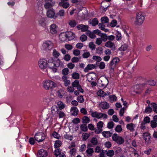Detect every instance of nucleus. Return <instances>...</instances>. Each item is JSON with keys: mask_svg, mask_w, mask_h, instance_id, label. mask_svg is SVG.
Segmentation results:
<instances>
[{"mask_svg": "<svg viewBox=\"0 0 157 157\" xmlns=\"http://www.w3.org/2000/svg\"><path fill=\"white\" fill-rule=\"evenodd\" d=\"M43 84L44 88L47 90H52L56 86L55 82L50 80L44 81Z\"/></svg>", "mask_w": 157, "mask_h": 157, "instance_id": "f257e3e1", "label": "nucleus"}, {"mask_svg": "<svg viewBox=\"0 0 157 157\" xmlns=\"http://www.w3.org/2000/svg\"><path fill=\"white\" fill-rule=\"evenodd\" d=\"M145 18L144 14L142 12H140L136 13V20L134 24L136 25H140L143 23Z\"/></svg>", "mask_w": 157, "mask_h": 157, "instance_id": "f03ea898", "label": "nucleus"}, {"mask_svg": "<svg viewBox=\"0 0 157 157\" xmlns=\"http://www.w3.org/2000/svg\"><path fill=\"white\" fill-rule=\"evenodd\" d=\"M99 86L103 88H105L108 84V80L105 77L101 76L98 80Z\"/></svg>", "mask_w": 157, "mask_h": 157, "instance_id": "7ed1b4c3", "label": "nucleus"}, {"mask_svg": "<svg viewBox=\"0 0 157 157\" xmlns=\"http://www.w3.org/2000/svg\"><path fill=\"white\" fill-rule=\"evenodd\" d=\"M113 140L118 144H121L124 142V139L122 137L119 136L117 134L114 133L112 136Z\"/></svg>", "mask_w": 157, "mask_h": 157, "instance_id": "20e7f679", "label": "nucleus"}, {"mask_svg": "<svg viewBox=\"0 0 157 157\" xmlns=\"http://www.w3.org/2000/svg\"><path fill=\"white\" fill-rule=\"evenodd\" d=\"M53 45V44L51 41L48 40L43 43V48L47 51L50 50L52 48Z\"/></svg>", "mask_w": 157, "mask_h": 157, "instance_id": "39448f33", "label": "nucleus"}, {"mask_svg": "<svg viewBox=\"0 0 157 157\" xmlns=\"http://www.w3.org/2000/svg\"><path fill=\"white\" fill-rule=\"evenodd\" d=\"M35 140L38 142H41L45 139V135L44 133L39 132L36 134L34 136Z\"/></svg>", "mask_w": 157, "mask_h": 157, "instance_id": "423d86ee", "label": "nucleus"}, {"mask_svg": "<svg viewBox=\"0 0 157 157\" xmlns=\"http://www.w3.org/2000/svg\"><path fill=\"white\" fill-rule=\"evenodd\" d=\"M47 16L48 17L56 19L58 17V14H55L53 9L48 10L47 12Z\"/></svg>", "mask_w": 157, "mask_h": 157, "instance_id": "0eeeda50", "label": "nucleus"}, {"mask_svg": "<svg viewBox=\"0 0 157 157\" xmlns=\"http://www.w3.org/2000/svg\"><path fill=\"white\" fill-rule=\"evenodd\" d=\"M145 84L136 85L133 86V92L136 94H140L141 93L142 90V87L143 86H144Z\"/></svg>", "mask_w": 157, "mask_h": 157, "instance_id": "6e6552de", "label": "nucleus"}, {"mask_svg": "<svg viewBox=\"0 0 157 157\" xmlns=\"http://www.w3.org/2000/svg\"><path fill=\"white\" fill-rule=\"evenodd\" d=\"M38 65L40 69L43 70L46 68L48 66L47 60L44 59H40L38 62Z\"/></svg>", "mask_w": 157, "mask_h": 157, "instance_id": "1a4fd4ad", "label": "nucleus"}, {"mask_svg": "<svg viewBox=\"0 0 157 157\" xmlns=\"http://www.w3.org/2000/svg\"><path fill=\"white\" fill-rule=\"evenodd\" d=\"M59 110L58 107L55 105L52 106L51 108L52 116L51 117H54L55 118L57 117V112Z\"/></svg>", "mask_w": 157, "mask_h": 157, "instance_id": "9d476101", "label": "nucleus"}, {"mask_svg": "<svg viewBox=\"0 0 157 157\" xmlns=\"http://www.w3.org/2000/svg\"><path fill=\"white\" fill-rule=\"evenodd\" d=\"M46 18L42 16H40L38 18V24L43 27L46 25Z\"/></svg>", "mask_w": 157, "mask_h": 157, "instance_id": "9b49d317", "label": "nucleus"}, {"mask_svg": "<svg viewBox=\"0 0 157 157\" xmlns=\"http://www.w3.org/2000/svg\"><path fill=\"white\" fill-rule=\"evenodd\" d=\"M143 137L145 141V143L146 144H149L151 141H150L151 136L150 134L147 132L144 133L143 135Z\"/></svg>", "mask_w": 157, "mask_h": 157, "instance_id": "f8f14e48", "label": "nucleus"}, {"mask_svg": "<svg viewBox=\"0 0 157 157\" xmlns=\"http://www.w3.org/2000/svg\"><path fill=\"white\" fill-rule=\"evenodd\" d=\"M103 123L101 121L98 122L97 124V128L95 130V132L97 134H99L101 132L102 128L103 127Z\"/></svg>", "mask_w": 157, "mask_h": 157, "instance_id": "ddd939ff", "label": "nucleus"}, {"mask_svg": "<svg viewBox=\"0 0 157 157\" xmlns=\"http://www.w3.org/2000/svg\"><path fill=\"white\" fill-rule=\"evenodd\" d=\"M120 61V59L119 58L116 57L114 58L110 62V66L111 69H113L115 67L116 65Z\"/></svg>", "mask_w": 157, "mask_h": 157, "instance_id": "4468645a", "label": "nucleus"}, {"mask_svg": "<svg viewBox=\"0 0 157 157\" xmlns=\"http://www.w3.org/2000/svg\"><path fill=\"white\" fill-rule=\"evenodd\" d=\"M65 33L67 39L68 40H72L75 38V35L72 32H67Z\"/></svg>", "mask_w": 157, "mask_h": 157, "instance_id": "2eb2a0df", "label": "nucleus"}, {"mask_svg": "<svg viewBox=\"0 0 157 157\" xmlns=\"http://www.w3.org/2000/svg\"><path fill=\"white\" fill-rule=\"evenodd\" d=\"M14 60H11L9 59L6 61L3 65V67L4 68H8L10 67L13 64Z\"/></svg>", "mask_w": 157, "mask_h": 157, "instance_id": "dca6fc26", "label": "nucleus"}, {"mask_svg": "<svg viewBox=\"0 0 157 157\" xmlns=\"http://www.w3.org/2000/svg\"><path fill=\"white\" fill-rule=\"evenodd\" d=\"M77 28L78 29H81L82 32H85L87 31L88 26L87 25L80 24L78 25L77 26Z\"/></svg>", "mask_w": 157, "mask_h": 157, "instance_id": "f3484780", "label": "nucleus"}, {"mask_svg": "<svg viewBox=\"0 0 157 157\" xmlns=\"http://www.w3.org/2000/svg\"><path fill=\"white\" fill-rule=\"evenodd\" d=\"M99 106L103 109H108L109 107V104L105 101L101 102L99 104Z\"/></svg>", "mask_w": 157, "mask_h": 157, "instance_id": "a211bd4d", "label": "nucleus"}, {"mask_svg": "<svg viewBox=\"0 0 157 157\" xmlns=\"http://www.w3.org/2000/svg\"><path fill=\"white\" fill-rule=\"evenodd\" d=\"M47 155V151L42 149L39 151L37 154L38 157H45Z\"/></svg>", "mask_w": 157, "mask_h": 157, "instance_id": "6ab92c4d", "label": "nucleus"}, {"mask_svg": "<svg viewBox=\"0 0 157 157\" xmlns=\"http://www.w3.org/2000/svg\"><path fill=\"white\" fill-rule=\"evenodd\" d=\"M50 32L53 34L57 33V28L56 24H53L50 26Z\"/></svg>", "mask_w": 157, "mask_h": 157, "instance_id": "aec40b11", "label": "nucleus"}, {"mask_svg": "<svg viewBox=\"0 0 157 157\" xmlns=\"http://www.w3.org/2000/svg\"><path fill=\"white\" fill-rule=\"evenodd\" d=\"M71 114L75 116H76L78 113V110L77 107H71Z\"/></svg>", "mask_w": 157, "mask_h": 157, "instance_id": "412c9836", "label": "nucleus"}, {"mask_svg": "<svg viewBox=\"0 0 157 157\" xmlns=\"http://www.w3.org/2000/svg\"><path fill=\"white\" fill-rule=\"evenodd\" d=\"M102 115V113H99L97 111L92 112L91 114L92 117H96L98 119L101 118V115Z\"/></svg>", "mask_w": 157, "mask_h": 157, "instance_id": "4be33fe9", "label": "nucleus"}, {"mask_svg": "<svg viewBox=\"0 0 157 157\" xmlns=\"http://www.w3.org/2000/svg\"><path fill=\"white\" fill-rule=\"evenodd\" d=\"M95 68V65L93 64H88L85 67L84 71L85 72H87L89 70H91Z\"/></svg>", "mask_w": 157, "mask_h": 157, "instance_id": "5701e85b", "label": "nucleus"}, {"mask_svg": "<svg viewBox=\"0 0 157 157\" xmlns=\"http://www.w3.org/2000/svg\"><path fill=\"white\" fill-rule=\"evenodd\" d=\"M59 5L60 6L65 9H67L69 6V3L67 2H60L59 3Z\"/></svg>", "mask_w": 157, "mask_h": 157, "instance_id": "b1692460", "label": "nucleus"}, {"mask_svg": "<svg viewBox=\"0 0 157 157\" xmlns=\"http://www.w3.org/2000/svg\"><path fill=\"white\" fill-rule=\"evenodd\" d=\"M94 152V149L92 148H88L86 151L87 155L88 157L91 156Z\"/></svg>", "mask_w": 157, "mask_h": 157, "instance_id": "393cba45", "label": "nucleus"}, {"mask_svg": "<svg viewBox=\"0 0 157 157\" xmlns=\"http://www.w3.org/2000/svg\"><path fill=\"white\" fill-rule=\"evenodd\" d=\"M90 121V120L89 117L86 116H84L83 117L82 119V122L83 123L86 124L89 123Z\"/></svg>", "mask_w": 157, "mask_h": 157, "instance_id": "a878e982", "label": "nucleus"}, {"mask_svg": "<svg viewBox=\"0 0 157 157\" xmlns=\"http://www.w3.org/2000/svg\"><path fill=\"white\" fill-rule=\"evenodd\" d=\"M135 126V125L133 123L128 124L126 125V128L127 129L131 132L134 131V128Z\"/></svg>", "mask_w": 157, "mask_h": 157, "instance_id": "bb28decb", "label": "nucleus"}, {"mask_svg": "<svg viewBox=\"0 0 157 157\" xmlns=\"http://www.w3.org/2000/svg\"><path fill=\"white\" fill-rule=\"evenodd\" d=\"M54 60L52 58H50L48 60V63H47V64L48 66V67L49 68H51L53 66H54L53 65V63H54Z\"/></svg>", "mask_w": 157, "mask_h": 157, "instance_id": "cd10ccee", "label": "nucleus"}, {"mask_svg": "<svg viewBox=\"0 0 157 157\" xmlns=\"http://www.w3.org/2000/svg\"><path fill=\"white\" fill-rule=\"evenodd\" d=\"M105 46L109 48H113L114 47L115 45L111 41H108L106 42L105 44Z\"/></svg>", "mask_w": 157, "mask_h": 157, "instance_id": "c85d7f7f", "label": "nucleus"}, {"mask_svg": "<svg viewBox=\"0 0 157 157\" xmlns=\"http://www.w3.org/2000/svg\"><path fill=\"white\" fill-rule=\"evenodd\" d=\"M102 134L103 136L105 138L111 137L112 133L109 131H104L102 132Z\"/></svg>", "mask_w": 157, "mask_h": 157, "instance_id": "c756f323", "label": "nucleus"}, {"mask_svg": "<svg viewBox=\"0 0 157 157\" xmlns=\"http://www.w3.org/2000/svg\"><path fill=\"white\" fill-rule=\"evenodd\" d=\"M60 60L58 59H56V60H54V63H53V65L55 67H58L60 65Z\"/></svg>", "mask_w": 157, "mask_h": 157, "instance_id": "7c9ffc66", "label": "nucleus"}, {"mask_svg": "<svg viewBox=\"0 0 157 157\" xmlns=\"http://www.w3.org/2000/svg\"><path fill=\"white\" fill-rule=\"evenodd\" d=\"M57 105L58 107L59 110H61L65 107V105L62 101H59L57 102Z\"/></svg>", "mask_w": 157, "mask_h": 157, "instance_id": "2f4dec72", "label": "nucleus"}, {"mask_svg": "<svg viewBox=\"0 0 157 157\" xmlns=\"http://www.w3.org/2000/svg\"><path fill=\"white\" fill-rule=\"evenodd\" d=\"M59 38L60 40L63 41H64L66 40L67 37L66 36L65 33H61L59 35Z\"/></svg>", "mask_w": 157, "mask_h": 157, "instance_id": "473e14b6", "label": "nucleus"}, {"mask_svg": "<svg viewBox=\"0 0 157 157\" xmlns=\"http://www.w3.org/2000/svg\"><path fill=\"white\" fill-rule=\"evenodd\" d=\"M57 116L58 115L59 118H64L65 116V113L62 111L59 110L58 111Z\"/></svg>", "mask_w": 157, "mask_h": 157, "instance_id": "72a5a7b5", "label": "nucleus"}, {"mask_svg": "<svg viewBox=\"0 0 157 157\" xmlns=\"http://www.w3.org/2000/svg\"><path fill=\"white\" fill-rule=\"evenodd\" d=\"M106 152V154L107 156L111 157L113 156L114 155V151L113 150H109L108 151H105Z\"/></svg>", "mask_w": 157, "mask_h": 157, "instance_id": "f704fd0d", "label": "nucleus"}, {"mask_svg": "<svg viewBox=\"0 0 157 157\" xmlns=\"http://www.w3.org/2000/svg\"><path fill=\"white\" fill-rule=\"evenodd\" d=\"M86 33L91 38H94L96 37L94 33H91L89 30L86 31Z\"/></svg>", "mask_w": 157, "mask_h": 157, "instance_id": "c9c22d12", "label": "nucleus"}, {"mask_svg": "<svg viewBox=\"0 0 157 157\" xmlns=\"http://www.w3.org/2000/svg\"><path fill=\"white\" fill-rule=\"evenodd\" d=\"M152 111V109L148 105V107H146L144 112L145 113H149L151 112Z\"/></svg>", "mask_w": 157, "mask_h": 157, "instance_id": "e433bc0d", "label": "nucleus"}, {"mask_svg": "<svg viewBox=\"0 0 157 157\" xmlns=\"http://www.w3.org/2000/svg\"><path fill=\"white\" fill-rule=\"evenodd\" d=\"M98 22L97 19L95 18L92 20L91 21H90V24H91L93 26H95L98 24Z\"/></svg>", "mask_w": 157, "mask_h": 157, "instance_id": "4c0bfd02", "label": "nucleus"}, {"mask_svg": "<svg viewBox=\"0 0 157 157\" xmlns=\"http://www.w3.org/2000/svg\"><path fill=\"white\" fill-rule=\"evenodd\" d=\"M101 37L102 41L104 42L106 41L108 39V36L105 33H101Z\"/></svg>", "mask_w": 157, "mask_h": 157, "instance_id": "58836bf2", "label": "nucleus"}, {"mask_svg": "<svg viewBox=\"0 0 157 157\" xmlns=\"http://www.w3.org/2000/svg\"><path fill=\"white\" fill-rule=\"evenodd\" d=\"M62 150L60 149H56L54 151V155L56 156H58L59 155H60L61 153Z\"/></svg>", "mask_w": 157, "mask_h": 157, "instance_id": "ea45409f", "label": "nucleus"}, {"mask_svg": "<svg viewBox=\"0 0 157 157\" xmlns=\"http://www.w3.org/2000/svg\"><path fill=\"white\" fill-rule=\"evenodd\" d=\"M68 23L72 27H75L76 25V22L75 20L69 21Z\"/></svg>", "mask_w": 157, "mask_h": 157, "instance_id": "a19ab883", "label": "nucleus"}, {"mask_svg": "<svg viewBox=\"0 0 157 157\" xmlns=\"http://www.w3.org/2000/svg\"><path fill=\"white\" fill-rule=\"evenodd\" d=\"M61 142L59 140H57L55 142L54 144V147L56 148H58L61 145Z\"/></svg>", "mask_w": 157, "mask_h": 157, "instance_id": "79ce46f5", "label": "nucleus"}, {"mask_svg": "<svg viewBox=\"0 0 157 157\" xmlns=\"http://www.w3.org/2000/svg\"><path fill=\"white\" fill-rule=\"evenodd\" d=\"M79 85V81L77 80L75 81L72 83V86L74 88H77Z\"/></svg>", "mask_w": 157, "mask_h": 157, "instance_id": "37998d69", "label": "nucleus"}, {"mask_svg": "<svg viewBox=\"0 0 157 157\" xmlns=\"http://www.w3.org/2000/svg\"><path fill=\"white\" fill-rule=\"evenodd\" d=\"M72 77L73 78L75 79H78L79 78V74L76 72L73 73L72 74Z\"/></svg>", "mask_w": 157, "mask_h": 157, "instance_id": "c03bdc74", "label": "nucleus"}, {"mask_svg": "<svg viewBox=\"0 0 157 157\" xmlns=\"http://www.w3.org/2000/svg\"><path fill=\"white\" fill-rule=\"evenodd\" d=\"M101 23L103 24L107 23L109 21V19L107 17H103L101 18Z\"/></svg>", "mask_w": 157, "mask_h": 157, "instance_id": "a18cd8bd", "label": "nucleus"}, {"mask_svg": "<svg viewBox=\"0 0 157 157\" xmlns=\"http://www.w3.org/2000/svg\"><path fill=\"white\" fill-rule=\"evenodd\" d=\"M44 7L46 9H51L52 7V5L50 2H46L44 5Z\"/></svg>", "mask_w": 157, "mask_h": 157, "instance_id": "49530a36", "label": "nucleus"}, {"mask_svg": "<svg viewBox=\"0 0 157 157\" xmlns=\"http://www.w3.org/2000/svg\"><path fill=\"white\" fill-rule=\"evenodd\" d=\"M122 130L121 126L119 125H117L115 129V131L118 132H121Z\"/></svg>", "mask_w": 157, "mask_h": 157, "instance_id": "de8ad7c7", "label": "nucleus"}, {"mask_svg": "<svg viewBox=\"0 0 157 157\" xmlns=\"http://www.w3.org/2000/svg\"><path fill=\"white\" fill-rule=\"evenodd\" d=\"M52 54L54 57L56 58H58L60 55L59 53L55 49L53 50Z\"/></svg>", "mask_w": 157, "mask_h": 157, "instance_id": "09e8293b", "label": "nucleus"}, {"mask_svg": "<svg viewBox=\"0 0 157 157\" xmlns=\"http://www.w3.org/2000/svg\"><path fill=\"white\" fill-rule=\"evenodd\" d=\"M80 128L82 131L84 132H86L88 130L86 124H82L80 126Z\"/></svg>", "mask_w": 157, "mask_h": 157, "instance_id": "8fccbe9b", "label": "nucleus"}, {"mask_svg": "<svg viewBox=\"0 0 157 157\" xmlns=\"http://www.w3.org/2000/svg\"><path fill=\"white\" fill-rule=\"evenodd\" d=\"M150 124L151 127L153 128H155L157 127V123L153 120L151 121Z\"/></svg>", "mask_w": 157, "mask_h": 157, "instance_id": "3c124183", "label": "nucleus"}, {"mask_svg": "<svg viewBox=\"0 0 157 157\" xmlns=\"http://www.w3.org/2000/svg\"><path fill=\"white\" fill-rule=\"evenodd\" d=\"M91 143L94 145H96L97 144L98 142L96 138H93L90 140Z\"/></svg>", "mask_w": 157, "mask_h": 157, "instance_id": "603ef678", "label": "nucleus"}, {"mask_svg": "<svg viewBox=\"0 0 157 157\" xmlns=\"http://www.w3.org/2000/svg\"><path fill=\"white\" fill-rule=\"evenodd\" d=\"M128 47V45L126 44H124L122 45L120 48H119V49L121 51H124L126 50Z\"/></svg>", "mask_w": 157, "mask_h": 157, "instance_id": "864d4df0", "label": "nucleus"}, {"mask_svg": "<svg viewBox=\"0 0 157 157\" xmlns=\"http://www.w3.org/2000/svg\"><path fill=\"white\" fill-rule=\"evenodd\" d=\"M98 96L100 97H104L106 95V94L103 90H100L98 92Z\"/></svg>", "mask_w": 157, "mask_h": 157, "instance_id": "5fc2aeb1", "label": "nucleus"}, {"mask_svg": "<svg viewBox=\"0 0 157 157\" xmlns=\"http://www.w3.org/2000/svg\"><path fill=\"white\" fill-rule=\"evenodd\" d=\"M150 121V118L148 116L145 117H144L143 122L146 123H148Z\"/></svg>", "mask_w": 157, "mask_h": 157, "instance_id": "6e6d98bb", "label": "nucleus"}, {"mask_svg": "<svg viewBox=\"0 0 157 157\" xmlns=\"http://www.w3.org/2000/svg\"><path fill=\"white\" fill-rule=\"evenodd\" d=\"M116 39L117 40H121V34L120 33L117 31L116 33Z\"/></svg>", "mask_w": 157, "mask_h": 157, "instance_id": "4d7b16f0", "label": "nucleus"}, {"mask_svg": "<svg viewBox=\"0 0 157 157\" xmlns=\"http://www.w3.org/2000/svg\"><path fill=\"white\" fill-rule=\"evenodd\" d=\"M148 84L151 86H154L156 84V82L153 80H150L147 82Z\"/></svg>", "mask_w": 157, "mask_h": 157, "instance_id": "13d9d810", "label": "nucleus"}, {"mask_svg": "<svg viewBox=\"0 0 157 157\" xmlns=\"http://www.w3.org/2000/svg\"><path fill=\"white\" fill-rule=\"evenodd\" d=\"M92 58L93 59L95 60L97 62H100L101 61L102 59L101 58L100 56H93Z\"/></svg>", "mask_w": 157, "mask_h": 157, "instance_id": "bf43d9fd", "label": "nucleus"}, {"mask_svg": "<svg viewBox=\"0 0 157 157\" xmlns=\"http://www.w3.org/2000/svg\"><path fill=\"white\" fill-rule=\"evenodd\" d=\"M80 59V57L79 58L77 57H74L71 59V61L72 62L77 63L78 62L79 59Z\"/></svg>", "mask_w": 157, "mask_h": 157, "instance_id": "052dcab7", "label": "nucleus"}, {"mask_svg": "<svg viewBox=\"0 0 157 157\" xmlns=\"http://www.w3.org/2000/svg\"><path fill=\"white\" fill-rule=\"evenodd\" d=\"M69 72L68 69L66 68H64L63 69L62 71V72L63 74L64 75H66L68 74Z\"/></svg>", "mask_w": 157, "mask_h": 157, "instance_id": "680f3d73", "label": "nucleus"}, {"mask_svg": "<svg viewBox=\"0 0 157 157\" xmlns=\"http://www.w3.org/2000/svg\"><path fill=\"white\" fill-rule=\"evenodd\" d=\"M77 100L78 102L80 103H82L84 101V99L83 98V96L82 95L78 96L77 98Z\"/></svg>", "mask_w": 157, "mask_h": 157, "instance_id": "e2e57ef3", "label": "nucleus"}, {"mask_svg": "<svg viewBox=\"0 0 157 157\" xmlns=\"http://www.w3.org/2000/svg\"><path fill=\"white\" fill-rule=\"evenodd\" d=\"M95 45L94 44L93 42H91L89 43V47L91 48L92 50H94L95 49Z\"/></svg>", "mask_w": 157, "mask_h": 157, "instance_id": "0e129e2a", "label": "nucleus"}, {"mask_svg": "<svg viewBox=\"0 0 157 157\" xmlns=\"http://www.w3.org/2000/svg\"><path fill=\"white\" fill-rule=\"evenodd\" d=\"M52 136L54 138L58 139H59V137H60L59 135L56 132H53L52 133Z\"/></svg>", "mask_w": 157, "mask_h": 157, "instance_id": "69168bd1", "label": "nucleus"}, {"mask_svg": "<svg viewBox=\"0 0 157 157\" xmlns=\"http://www.w3.org/2000/svg\"><path fill=\"white\" fill-rule=\"evenodd\" d=\"M64 11L63 10H60L58 13L56 14H58V16L59 15L60 17H63L64 15Z\"/></svg>", "mask_w": 157, "mask_h": 157, "instance_id": "338daca9", "label": "nucleus"}, {"mask_svg": "<svg viewBox=\"0 0 157 157\" xmlns=\"http://www.w3.org/2000/svg\"><path fill=\"white\" fill-rule=\"evenodd\" d=\"M80 39L82 42L85 41L87 40V37L85 35H82L80 37Z\"/></svg>", "mask_w": 157, "mask_h": 157, "instance_id": "774afa93", "label": "nucleus"}]
</instances>
